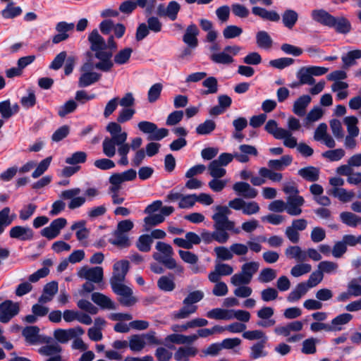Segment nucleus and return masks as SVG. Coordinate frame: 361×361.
<instances>
[{"mask_svg": "<svg viewBox=\"0 0 361 361\" xmlns=\"http://www.w3.org/2000/svg\"><path fill=\"white\" fill-rule=\"evenodd\" d=\"M58 283L56 281H51L47 283L43 288V293L39 298V303H47L52 300L55 294L58 292Z\"/></svg>", "mask_w": 361, "mask_h": 361, "instance_id": "aec40b11", "label": "nucleus"}, {"mask_svg": "<svg viewBox=\"0 0 361 361\" xmlns=\"http://www.w3.org/2000/svg\"><path fill=\"white\" fill-rule=\"evenodd\" d=\"M358 120L355 116H347L344 118V123L347 126L348 135L357 136L359 134V128L357 126Z\"/></svg>", "mask_w": 361, "mask_h": 361, "instance_id": "4d7b16f0", "label": "nucleus"}, {"mask_svg": "<svg viewBox=\"0 0 361 361\" xmlns=\"http://www.w3.org/2000/svg\"><path fill=\"white\" fill-rule=\"evenodd\" d=\"M233 190L238 196H241L245 199H254L258 195L257 189L251 187L248 183L243 181L234 183L233 185Z\"/></svg>", "mask_w": 361, "mask_h": 361, "instance_id": "9b49d317", "label": "nucleus"}, {"mask_svg": "<svg viewBox=\"0 0 361 361\" xmlns=\"http://www.w3.org/2000/svg\"><path fill=\"white\" fill-rule=\"evenodd\" d=\"M92 300L102 309L115 310L116 308L114 302L108 296L100 293H93L91 295Z\"/></svg>", "mask_w": 361, "mask_h": 361, "instance_id": "412c9836", "label": "nucleus"}, {"mask_svg": "<svg viewBox=\"0 0 361 361\" xmlns=\"http://www.w3.org/2000/svg\"><path fill=\"white\" fill-rule=\"evenodd\" d=\"M329 27L334 28L341 34H348L352 29L350 22L345 17H334L332 25Z\"/></svg>", "mask_w": 361, "mask_h": 361, "instance_id": "4be33fe9", "label": "nucleus"}, {"mask_svg": "<svg viewBox=\"0 0 361 361\" xmlns=\"http://www.w3.org/2000/svg\"><path fill=\"white\" fill-rule=\"evenodd\" d=\"M256 41L259 47L262 49H270L273 41L266 31H259L256 35Z\"/></svg>", "mask_w": 361, "mask_h": 361, "instance_id": "a19ab883", "label": "nucleus"}, {"mask_svg": "<svg viewBox=\"0 0 361 361\" xmlns=\"http://www.w3.org/2000/svg\"><path fill=\"white\" fill-rule=\"evenodd\" d=\"M259 173L262 177L268 178L274 182H280L283 178L281 173L274 172L271 169H269L265 167L261 168L259 171Z\"/></svg>", "mask_w": 361, "mask_h": 361, "instance_id": "69168bd1", "label": "nucleus"}, {"mask_svg": "<svg viewBox=\"0 0 361 361\" xmlns=\"http://www.w3.org/2000/svg\"><path fill=\"white\" fill-rule=\"evenodd\" d=\"M216 128V123L214 121L207 119L204 123H200L196 128V133L198 135H204L212 133Z\"/></svg>", "mask_w": 361, "mask_h": 361, "instance_id": "09e8293b", "label": "nucleus"}, {"mask_svg": "<svg viewBox=\"0 0 361 361\" xmlns=\"http://www.w3.org/2000/svg\"><path fill=\"white\" fill-rule=\"evenodd\" d=\"M361 58V50L356 49L348 52L345 55L343 56L341 59L343 63V68L345 69L348 68L350 66L355 64V60Z\"/></svg>", "mask_w": 361, "mask_h": 361, "instance_id": "58836bf2", "label": "nucleus"}, {"mask_svg": "<svg viewBox=\"0 0 361 361\" xmlns=\"http://www.w3.org/2000/svg\"><path fill=\"white\" fill-rule=\"evenodd\" d=\"M39 332V327L36 326H30L23 329L22 334L27 343L34 344L36 343L38 341Z\"/></svg>", "mask_w": 361, "mask_h": 361, "instance_id": "e433bc0d", "label": "nucleus"}, {"mask_svg": "<svg viewBox=\"0 0 361 361\" xmlns=\"http://www.w3.org/2000/svg\"><path fill=\"white\" fill-rule=\"evenodd\" d=\"M20 312V305L18 302L6 300L0 304V322H9Z\"/></svg>", "mask_w": 361, "mask_h": 361, "instance_id": "423d86ee", "label": "nucleus"}, {"mask_svg": "<svg viewBox=\"0 0 361 361\" xmlns=\"http://www.w3.org/2000/svg\"><path fill=\"white\" fill-rule=\"evenodd\" d=\"M199 33L200 31L197 26L194 23H191L186 27L183 36V42L191 49L196 48L198 45L197 36Z\"/></svg>", "mask_w": 361, "mask_h": 361, "instance_id": "ddd939ff", "label": "nucleus"}, {"mask_svg": "<svg viewBox=\"0 0 361 361\" xmlns=\"http://www.w3.org/2000/svg\"><path fill=\"white\" fill-rule=\"evenodd\" d=\"M311 97L307 94H304L300 96L298 99H297L294 104L293 111L295 114L298 116H303L305 115L306 109L309 104L311 102Z\"/></svg>", "mask_w": 361, "mask_h": 361, "instance_id": "5701e85b", "label": "nucleus"}, {"mask_svg": "<svg viewBox=\"0 0 361 361\" xmlns=\"http://www.w3.org/2000/svg\"><path fill=\"white\" fill-rule=\"evenodd\" d=\"M114 238L109 239V243L121 248H126L130 246V241L125 233L115 231L113 233Z\"/></svg>", "mask_w": 361, "mask_h": 361, "instance_id": "72a5a7b5", "label": "nucleus"}, {"mask_svg": "<svg viewBox=\"0 0 361 361\" xmlns=\"http://www.w3.org/2000/svg\"><path fill=\"white\" fill-rule=\"evenodd\" d=\"M88 41L90 43V49L94 52V56L100 61L94 67L104 72H109L114 66L111 61L113 53L107 50L104 39L99 34L97 30H94L89 35Z\"/></svg>", "mask_w": 361, "mask_h": 361, "instance_id": "f257e3e1", "label": "nucleus"}, {"mask_svg": "<svg viewBox=\"0 0 361 361\" xmlns=\"http://www.w3.org/2000/svg\"><path fill=\"white\" fill-rule=\"evenodd\" d=\"M259 264L257 262H250L244 264L241 271L252 281L253 275L258 271Z\"/></svg>", "mask_w": 361, "mask_h": 361, "instance_id": "052dcab7", "label": "nucleus"}, {"mask_svg": "<svg viewBox=\"0 0 361 361\" xmlns=\"http://www.w3.org/2000/svg\"><path fill=\"white\" fill-rule=\"evenodd\" d=\"M164 217L160 214L149 215L144 219L145 230L149 231L150 228L164 222Z\"/></svg>", "mask_w": 361, "mask_h": 361, "instance_id": "603ef678", "label": "nucleus"}, {"mask_svg": "<svg viewBox=\"0 0 361 361\" xmlns=\"http://www.w3.org/2000/svg\"><path fill=\"white\" fill-rule=\"evenodd\" d=\"M318 269L322 271V274H335L338 269V264L336 262L331 261H322L319 263Z\"/></svg>", "mask_w": 361, "mask_h": 361, "instance_id": "13d9d810", "label": "nucleus"}, {"mask_svg": "<svg viewBox=\"0 0 361 361\" xmlns=\"http://www.w3.org/2000/svg\"><path fill=\"white\" fill-rule=\"evenodd\" d=\"M103 269L101 267L92 268L83 267L79 272V276L94 283H99L103 279Z\"/></svg>", "mask_w": 361, "mask_h": 361, "instance_id": "2eb2a0df", "label": "nucleus"}, {"mask_svg": "<svg viewBox=\"0 0 361 361\" xmlns=\"http://www.w3.org/2000/svg\"><path fill=\"white\" fill-rule=\"evenodd\" d=\"M87 159V154L85 152H76L66 159V163L71 165L85 163Z\"/></svg>", "mask_w": 361, "mask_h": 361, "instance_id": "338daca9", "label": "nucleus"}, {"mask_svg": "<svg viewBox=\"0 0 361 361\" xmlns=\"http://www.w3.org/2000/svg\"><path fill=\"white\" fill-rule=\"evenodd\" d=\"M204 296V292L200 290L190 292L183 301V307L173 313V318L180 319L189 317L197 310V306L194 304L202 300Z\"/></svg>", "mask_w": 361, "mask_h": 361, "instance_id": "20e7f679", "label": "nucleus"}, {"mask_svg": "<svg viewBox=\"0 0 361 361\" xmlns=\"http://www.w3.org/2000/svg\"><path fill=\"white\" fill-rule=\"evenodd\" d=\"M81 190L78 188H72L63 191L60 197L63 200H71L68 203V208L74 209L81 207L86 201L85 197H78Z\"/></svg>", "mask_w": 361, "mask_h": 361, "instance_id": "6e6552de", "label": "nucleus"}, {"mask_svg": "<svg viewBox=\"0 0 361 361\" xmlns=\"http://www.w3.org/2000/svg\"><path fill=\"white\" fill-rule=\"evenodd\" d=\"M22 9L20 6H14L13 3H9L5 9L1 11V15L4 18H13L21 14Z\"/></svg>", "mask_w": 361, "mask_h": 361, "instance_id": "bf43d9fd", "label": "nucleus"}, {"mask_svg": "<svg viewBox=\"0 0 361 361\" xmlns=\"http://www.w3.org/2000/svg\"><path fill=\"white\" fill-rule=\"evenodd\" d=\"M353 317V315L349 313L339 314L331 320L330 327L334 329V331H341L342 329L341 326L350 322Z\"/></svg>", "mask_w": 361, "mask_h": 361, "instance_id": "c9c22d12", "label": "nucleus"}, {"mask_svg": "<svg viewBox=\"0 0 361 361\" xmlns=\"http://www.w3.org/2000/svg\"><path fill=\"white\" fill-rule=\"evenodd\" d=\"M174 275L173 274H169L166 276H161L157 281L158 288L165 292H171L176 288V283L174 282Z\"/></svg>", "mask_w": 361, "mask_h": 361, "instance_id": "cd10ccee", "label": "nucleus"}, {"mask_svg": "<svg viewBox=\"0 0 361 361\" xmlns=\"http://www.w3.org/2000/svg\"><path fill=\"white\" fill-rule=\"evenodd\" d=\"M213 227L214 231L210 232L212 242L215 240L221 244L226 243L230 238V235L228 233L229 231L228 228H226L224 225L216 223V221H214Z\"/></svg>", "mask_w": 361, "mask_h": 361, "instance_id": "dca6fc26", "label": "nucleus"}, {"mask_svg": "<svg viewBox=\"0 0 361 361\" xmlns=\"http://www.w3.org/2000/svg\"><path fill=\"white\" fill-rule=\"evenodd\" d=\"M293 161V157L290 155H283L280 159H271L268 161L269 169L276 171H281L285 167L288 166Z\"/></svg>", "mask_w": 361, "mask_h": 361, "instance_id": "7c9ffc66", "label": "nucleus"}, {"mask_svg": "<svg viewBox=\"0 0 361 361\" xmlns=\"http://www.w3.org/2000/svg\"><path fill=\"white\" fill-rule=\"evenodd\" d=\"M74 23H68L64 21L59 22L56 25V30L58 32L52 37L53 44H59L66 40L69 37V32L73 31Z\"/></svg>", "mask_w": 361, "mask_h": 361, "instance_id": "9d476101", "label": "nucleus"}, {"mask_svg": "<svg viewBox=\"0 0 361 361\" xmlns=\"http://www.w3.org/2000/svg\"><path fill=\"white\" fill-rule=\"evenodd\" d=\"M231 310L221 308H214L207 313V317L209 319L216 320H231Z\"/></svg>", "mask_w": 361, "mask_h": 361, "instance_id": "f704fd0d", "label": "nucleus"}, {"mask_svg": "<svg viewBox=\"0 0 361 361\" xmlns=\"http://www.w3.org/2000/svg\"><path fill=\"white\" fill-rule=\"evenodd\" d=\"M310 73L308 67H302L298 71L297 78L300 80V83L310 85L314 84L315 80Z\"/></svg>", "mask_w": 361, "mask_h": 361, "instance_id": "a18cd8bd", "label": "nucleus"}, {"mask_svg": "<svg viewBox=\"0 0 361 361\" xmlns=\"http://www.w3.org/2000/svg\"><path fill=\"white\" fill-rule=\"evenodd\" d=\"M152 243V237L147 234H143L138 238L136 247L141 252H148L151 250Z\"/></svg>", "mask_w": 361, "mask_h": 361, "instance_id": "c03bdc74", "label": "nucleus"}, {"mask_svg": "<svg viewBox=\"0 0 361 361\" xmlns=\"http://www.w3.org/2000/svg\"><path fill=\"white\" fill-rule=\"evenodd\" d=\"M284 253L288 259H294L298 262H303L306 260V252L298 245L288 246Z\"/></svg>", "mask_w": 361, "mask_h": 361, "instance_id": "b1692460", "label": "nucleus"}, {"mask_svg": "<svg viewBox=\"0 0 361 361\" xmlns=\"http://www.w3.org/2000/svg\"><path fill=\"white\" fill-rule=\"evenodd\" d=\"M145 344L142 335L135 334L131 336L129 339V347L131 350L135 352L141 351L145 348Z\"/></svg>", "mask_w": 361, "mask_h": 361, "instance_id": "79ce46f5", "label": "nucleus"}, {"mask_svg": "<svg viewBox=\"0 0 361 361\" xmlns=\"http://www.w3.org/2000/svg\"><path fill=\"white\" fill-rule=\"evenodd\" d=\"M51 157H48L39 162L36 169L32 172V177L37 178L42 176L49 168L51 161Z\"/></svg>", "mask_w": 361, "mask_h": 361, "instance_id": "0e129e2a", "label": "nucleus"}, {"mask_svg": "<svg viewBox=\"0 0 361 361\" xmlns=\"http://www.w3.org/2000/svg\"><path fill=\"white\" fill-rule=\"evenodd\" d=\"M198 353L197 348L191 345L180 347L174 353V359L176 361H189L190 357H195Z\"/></svg>", "mask_w": 361, "mask_h": 361, "instance_id": "f3484780", "label": "nucleus"}, {"mask_svg": "<svg viewBox=\"0 0 361 361\" xmlns=\"http://www.w3.org/2000/svg\"><path fill=\"white\" fill-rule=\"evenodd\" d=\"M264 129L278 140H282L288 133V130L278 127L277 122L275 120H269L265 125Z\"/></svg>", "mask_w": 361, "mask_h": 361, "instance_id": "bb28decb", "label": "nucleus"}, {"mask_svg": "<svg viewBox=\"0 0 361 361\" xmlns=\"http://www.w3.org/2000/svg\"><path fill=\"white\" fill-rule=\"evenodd\" d=\"M85 333L81 326H76L68 329H55L53 336L54 339L59 343H67L70 340L81 336Z\"/></svg>", "mask_w": 361, "mask_h": 361, "instance_id": "0eeeda50", "label": "nucleus"}, {"mask_svg": "<svg viewBox=\"0 0 361 361\" xmlns=\"http://www.w3.org/2000/svg\"><path fill=\"white\" fill-rule=\"evenodd\" d=\"M311 270L312 266L310 264L300 262L292 267L290 274L294 277H299L310 273Z\"/></svg>", "mask_w": 361, "mask_h": 361, "instance_id": "864d4df0", "label": "nucleus"}, {"mask_svg": "<svg viewBox=\"0 0 361 361\" xmlns=\"http://www.w3.org/2000/svg\"><path fill=\"white\" fill-rule=\"evenodd\" d=\"M11 209L6 207L0 211V232L3 233L6 227L11 224L13 218L10 217Z\"/></svg>", "mask_w": 361, "mask_h": 361, "instance_id": "5fc2aeb1", "label": "nucleus"}, {"mask_svg": "<svg viewBox=\"0 0 361 361\" xmlns=\"http://www.w3.org/2000/svg\"><path fill=\"white\" fill-rule=\"evenodd\" d=\"M9 235L11 238L18 239L21 241L32 240L34 238V232L29 227L16 226L11 228Z\"/></svg>", "mask_w": 361, "mask_h": 361, "instance_id": "4468645a", "label": "nucleus"}, {"mask_svg": "<svg viewBox=\"0 0 361 361\" xmlns=\"http://www.w3.org/2000/svg\"><path fill=\"white\" fill-rule=\"evenodd\" d=\"M163 85L161 83L154 84L149 90L147 93V99L149 102H155L161 95Z\"/></svg>", "mask_w": 361, "mask_h": 361, "instance_id": "e2e57ef3", "label": "nucleus"}, {"mask_svg": "<svg viewBox=\"0 0 361 361\" xmlns=\"http://www.w3.org/2000/svg\"><path fill=\"white\" fill-rule=\"evenodd\" d=\"M341 221L348 226L356 227L361 224V218L350 212H343L340 214Z\"/></svg>", "mask_w": 361, "mask_h": 361, "instance_id": "4c0bfd02", "label": "nucleus"}, {"mask_svg": "<svg viewBox=\"0 0 361 361\" xmlns=\"http://www.w3.org/2000/svg\"><path fill=\"white\" fill-rule=\"evenodd\" d=\"M304 203L305 200L300 195L288 196L286 204V211L290 216H299L302 213L300 207Z\"/></svg>", "mask_w": 361, "mask_h": 361, "instance_id": "f8f14e48", "label": "nucleus"}, {"mask_svg": "<svg viewBox=\"0 0 361 361\" xmlns=\"http://www.w3.org/2000/svg\"><path fill=\"white\" fill-rule=\"evenodd\" d=\"M158 252H154L153 259L161 264L168 269H175L176 274H182L184 272V268L178 265L173 258L174 251L171 245L164 242L159 241L155 246Z\"/></svg>", "mask_w": 361, "mask_h": 361, "instance_id": "7ed1b4c3", "label": "nucleus"}, {"mask_svg": "<svg viewBox=\"0 0 361 361\" xmlns=\"http://www.w3.org/2000/svg\"><path fill=\"white\" fill-rule=\"evenodd\" d=\"M100 78L101 74L96 72L83 73L79 78L78 86L80 87L90 86L99 80Z\"/></svg>", "mask_w": 361, "mask_h": 361, "instance_id": "c85d7f7f", "label": "nucleus"}, {"mask_svg": "<svg viewBox=\"0 0 361 361\" xmlns=\"http://www.w3.org/2000/svg\"><path fill=\"white\" fill-rule=\"evenodd\" d=\"M200 26L202 30L207 32L206 36V42H214L216 41L218 33L217 32L213 29V23L212 21L207 19H200L199 20Z\"/></svg>", "mask_w": 361, "mask_h": 361, "instance_id": "c756f323", "label": "nucleus"}, {"mask_svg": "<svg viewBox=\"0 0 361 361\" xmlns=\"http://www.w3.org/2000/svg\"><path fill=\"white\" fill-rule=\"evenodd\" d=\"M298 174L307 181L316 182L319 178V169L310 166L299 169Z\"/></svg>", "mask_w": 361, "mask_h": 361, "instance_id": "a878e982", "label": "nucleus"}, {"mask_svg": "<svg viewBox=\"0 0 361 361\" xmlns=\"http://www.w3.org/2000/svg\"><path fill=\"white\" fill-rule=\"evenodd\" d=\"M120 123L110 122L106 129L110 133L111 137H105L102 142L103 153L108 157H113L116 154V144L126 142L128 134L122 131Z\"/></svg>", "mask_w": 361, "mask_h": 361, "instance_id": "f03ea898", "label": "nucleus"}, {"mask_svg": "<svg viewBox=\"0 0 361 361\" xmlns=\"http://www.w3.org/2000/svg\"><path fill=\"white\" fill-rule=\"evenodd\" d=\"M298 20V13L293 9H286L282 14V23L289 30H292Z\"/></svg>", "mask_w": 361, "mask_h": 361, "instance_id": "2f4dec72", "label": "nucleus"}, {"mask_svg": "<svg viewBox=\"0 0 361 361\" xmlns=\"http://www.w3.org/2000/svg\"><path fill=\"white\" fill-rule=\"evenodd\" d=\"M208 170L209 174L214 178H221L226 175V169L217 162V161L213 160L208 166Z\"/></svg>", "mask_w": 361, "mask_h": 361, "instance_id": "de8ad7c7", "label": "nucleus"}, {"mask_svg": "<svg viewBox=\"0 0 361 361\" xmlns=\"http://www.w3.org/2000/svg\"><path fill=\"white\" fill-rule=\"evenodd\" d=\"M136 176V171L130 169L122 173H114L109 178V183L111 185H121L125 181L133 180Z\"/></svg>", "mask_w": 361, "mask_h": 361, "instance_id": "6ab92c4d", "label": "nucleus"}, {"mask_svg": "<svg viewBox=\"0 0 361 361\" xmlns=\"http://www.w3.org/2000/svg\"><path fill=\"white\" fill-rule=\"evenodd\" d=\"M215 213L212 215V219L216 223H219L228 228V231L238 234L240 231L239 228H235V223L228 219V216L231 214V208L228 206L217 205L214 207Z\"/></svg>", "mask_w": 361, "mask_h": 361, "instance_id": "39448f33", "label": "nucleus"}, {"mask_svg": "<svg viewBox=\"0 0 361 361\" xmlns=\"http://www.w3.org/2000/svg\"><path fill=\"white\" fill-rule=\"evenodd\" d=\"M202 85L207 88L202 91V95L216 94L218 92V81L215 77L211 76L206 78L202 82Z\"/></svg>", "mask_w": 361, "mask_h": 361, "instance_id": "ea45409f", "label": "nucleus"}, {"mask_svg": "<svg viewBox=\"0 0 361 361\" xmlns=\"http://www.w3.org/2000/svg\"><path fill=\"white\" fill-rule=\"evenodd\" d=\"M77 107V102L73 99H70L59 108L58 114L60 117L63 118L66 115L74 112Z\"/></svg>", "mask_w": 361, "mask_h": 361, "instance_id": "3c124183", "label": "nucleus"}, {"mask_svg": "<svg viewBox=\"0 0 361 361\" xmlns=\"http://www.w3.org/2000/svg\"><path fill=\"white\" fill-rule=\"evenodd\" d=\"M254 15L257 16L263 20L278 22L280 20L279 14L275 11H268L266 8L255 6L252 8Z\"/></svg>", "mask_w": 361, "mask_h": 361, "instance_id": "393cba45", "label": "nucleus"}, {"mask_svg": "<svg viewBox=\"0 0 361 361\" xmlns=\"http://www.w3.org/2000/svg\"><path fill=\"white\" fill-rule=\"evenodd\" d=\"M311 17L317 23L329 27L332 25L334 16L324 9H315L312 11Z\"/></svg>", "mask_w": 361, "mask_h": 361, "instance_id": "a211bd4d", "label": "nucleus"}, {"mask_svg": "<svg viewBox=\"0 0 361 361\" xmlns=\"http://www.w3.org/2000/svg\"><path fill=\"white\" fill-rule=\"evenodd\" d=\"M277 272L272 268L262 269L258 276L257 280L262 283H267L276 279Z\"/></svg>", "mask_w": 361, "mask_h": 361, "instance_id": "49530a36", "label": "nucleus"}, {"mask_svg": "<svg viewBox=\"0 0 361 361\" xmlns=\"http://www.w3.org/2000/svg\"><path fill=\"white\" fill-rule=\"evenodd\" d=\"M210 59L216 63L224 65L230 64L233 61V57L224 51L219 53L212 54L210 56Z\"/></svg>", "mask_w": 361, "mask_h": 361, "instance_id": "6e6d98bb", "label": "nucleus"}, {"mask_svg": "<svg viewBox=\"0 0 361 361\" xmlns=\"http://www.w3.org/2000/svg\"><path fill=\"white\" fill-rule=\"evenodd\" d=\"M38 352L40 355L51 357L55 355H61V346L57 343L47 344L39 348Z\"/></svg>", "mask_w": 361, "mask_h": 361, "instance_id": "473e14b6", "label": "nucleus"}, {"mask_svg": "<svg viewBox=\"0 0 361 361\" xmlns=\"http://www.w3.org/2000/svg\"><path fill=\"white\" fill-rule=\"evenodd\" d=\"M331 194L338 197L343 202H348L355 197L354 192L347 191L342 188H334L331 190Z\"/></svg>", "mask_w": 361, "mask_h": 361, "instance_id": "37998d69", "label": "nucleus"}, {"mask_svg": "<svg viewBox=\"0 0 361 361\" xmlns=\"http://www.w3.org/2000/svg\"><path fill=\"white\" fill-rule=\"evenodd\" d=\"M129 268V262L128 260L123 259L116 262L113 267V274L110 279V283L123 282Z\"/></svg>", "mask_w": 361, "mask_h": 361, "instance_id": "1a4fd4ad", "label": "nucleus"}, {"mask_svg": "<svg viewBox=\"0 0 361 361\" xmlns=\"http://www.w3.org/2000/svg\"><path fill=\"white\" fill-rule=\"evenodd\" d=\"M133 53V49L130 47L124 48L120 50L115 56L114 61L116 64L122 65L126 63Z\"/></svg>", "mask_w": 361, "mask_h": 361, "instance_id": "8fccbe9b", "label": "nucleus"}, {"mask_svg": "<svg viewBox=\"0 0 361 361\" xmlns=\"http://www.w3.org/2000/svg\"><path fill=\"white\" fill-rule=\"evenodd\" d=\"M319 342L317 338H310L302 342L301 351L306 355L314 354L316 353V344Z\"/></svg>", "mask_w": 361, "mask_h": 361, "instance_id": "680f3d73", "label": "nucleus"}, {"mask_svg": "<svg viewBox=\"0 0 361 361\" xmlns=\"http://www.w3.org/2000/svg\"><path fill=\"white\" fill-rule=\"evenodd\" d=\"M180 9V6L178 2L175 1H170L166 8V17L171 20H175L177 18Z\"/></svg>", "mask_w": 361, "mask_h": 361, "instance_id": "774afa93", "label": "nucleus"}]
</instances>
